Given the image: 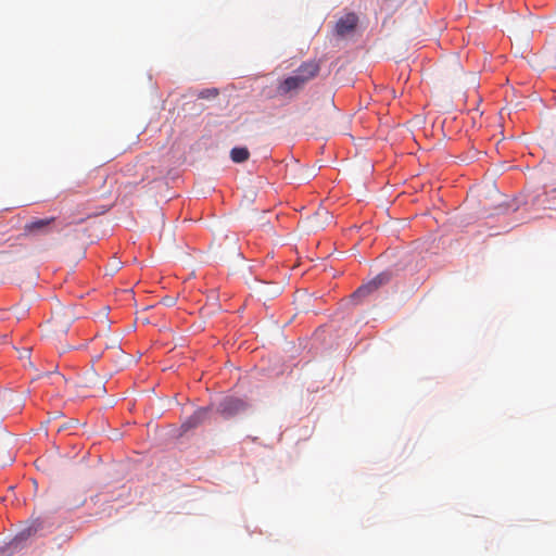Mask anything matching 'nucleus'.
<instances>
[{
	"label": "nucleus",
	"mask_w": 556,
	"mask_h": 556,
	"mask_svg": "<svg viewBox=\"0 0 556 556\" xmlns=\"http://www.w3.org/2000/svg\"><path fill=\"white\" fill-rule=\"evenodd\" d=\"M54 220V217L31 220L25 224L24 232L25 235L49 233V227Z\"/></svg>",
	"instance_id": "nucleus-3"
},
{
	"label": "nucleus",
	"mask_w": 556,
	"mask_h": 556,
	"mask_svg": "<svg viewBox=\"0 0 556 556\" xmlns=\"http://www.w3.org/2000/svg\"><path fill=\"white\" fill-rule=\"evenodd\" d=\"M218 90L216 88H208L201 90L198 94V98L200 99H212L216 98L218 96Z\"/></svg>",
	"instance_id": "nucleus-12"
},
{
	"label": "nucleus",
	"mask_w": 556,
	"mask_h": 556,
	"mask_svg": "<svg viewBox=\"0 0 556 556\" xmlns=\"http://www.w3.org/2000/svg\"><path fill=\"white\" fill-rule=\"evenodd\" d=\"M208 410L206 408H200L195 410L184 424L182 429L185 431L198 427L207 417Z\"/></svg>",
	"instance_id": "nucleus-7"
},
{
	"label": "nucleus",
	"mask_w": 556,
	"mask_h": 556,
	"mask_svg": "<svg viewBox=\"0 0 556 556\" xmlns=\"http://www.w3.org/2000/svg\"><path fill=\"white\" fill-rule=\"evenodd\" d=\"M357 16L354 13H349L341 17L336 24V33L339 36H345L353 31L357 24Z\"/></svg>",
	"instance_id": "nucleus-6"
},
{
	"label": "nucleus",
	"mask_w": 556,
	"mask_h": 556,
	"mask_svg": "<svg viewBox=\"0 0 556 556\" xmlns=\"http://www.w3.org/2000/svg\"><path fill=\"white\" fill-rule=\"evenodd\" d=\"M16 344H18V342H16L12 337H10L8 334L0 336V345L15 346Z\"/></svg>",
	"instance_id": "nucleus-13"
},
{
	"label": "nucleus",
	"mask_w": 556,
	"mask_h": 556,
	"mask_svg": "<svg viewBox=\"0 0 556 556\" xmlns=\"http://www.w3.org/2000/svg\"><path fill=\"white\" fill-rule=\"evenodd\" d=\"M36 531L37 528L33 526L24 529L9 543V548L16 549L24 540L34 534Z\"/></svg>",
	"instance_id": "nucleus-10"
},
{
	"label": "nucleus",
	"mask_w": 556,
	"mask_h": 556,
	"mask_svg": "<svg viewBox=\"0 0 556 556\" xmlns=\"http://www.w3.org/2000/svg\"><path fill=\"white\" fill-rule=\"evenodd\" d=\"M304 86L305 85L303 83V79L299 78L298 76H295L293 74V75L287 77L285 80H282L279 84L277 90H278L279 94L286 96L291 92H296V91L301 90Z\"/></svg>",
	"instance_id": "nucleus-5"
},
{
	"label": "nucleus",
	"mask_w": 556,
	"mask_h": 556,
	"mask_svg": "<svg viewBox=\"0 0 556 556\" xmlns=\"http://www.w3.org/2000/svg\"><path fill=\"white\" fill-rule=\"evenodd\" d=\"M23 351H24L25 355H21L20 357H21V358H28V357H29V351H30V350L25 349V350H23Z\"/></svg>",
	"instance_id": "nucleus-14"
},
{
	"label": "nucleus",
	"mask_w": 556,
	"mask_h": 556,
	"mask_svg": "<svg viewBox=\"0 0 556 556\" xmlns=\"http://www.w3.org/2000/svg\"><path fill=\"white\" fill-rule=\"evenodd\" d=\"M225 239H229V240H230V242H231L233 245H236V243H237V238H236V237H231V238H229V237H227V236H226V238H225Z\"/></svg>",
	"instance_id": "nucleus-15"
},
{
	"label": "nucleus",
	"mask_w": 556,
	"mask_h": 556,
	"mask_svg": "<svg viewBox=\"0 0 556 556\" xmlns=\"http://www.w3.org/2000/svg\"><path fill=\"white\" fill-rule=\"evenodd\" d=\"M70 320L65 319L60 314H55L49 321H48V328L49 331H55L56 328L61 327V332L65 333L68 329Z\"/></svg>",
	"instance_id": "nucleus-8"
},
{
	"label": "nucleus",
	"mask_w": 556,
	"mask_h": 556,
	"mask_svg": "<svg viewBox=\"0 0 556 556\" xmlns=\"http://www.w3.org/2000/svg\"><path fill=\"white\" fill-rule=\"evenodd\" d=\"M96 340H98L97 344L102 345L103 348H118L122 345V340L118 334L98 336L96 337Z\"/></svg>",
	"instance_id": "nucleus-9"
},
{
	"label": "nucleus",
	"mask_w": 556,
	"mask_h": 556,
	"mask_svg": "<svg viewBox=\"0 0 556 556\" xmlns=\"http://www.w3.org/2000/svg\"><path fill=\"white\" fill-rule=\"evenodd\" d=\"M391 278L389 273H380L374 279L368 281L365 285H362L354 293L353 298L361 299L364 298L371 292L376 291L379 287L386 285Z\"/></svg>",
	"instance_id": "nucleus-2"
},
{
	"label": "nucleus",
	"mask_w": 556,
	"mask_h": 556,
	"mask_svg": "<svg viewBox=\"0 0 556 556\" xmlns=\"http://www.w3.org/2000/svg\"><path fill=\"white\" fill-rule=\"evenodd\" d=\"M250 157V152L244 147H236L230 151V159L235 163H243Z\"/></svg>",
	"instance_id": "nucleus-11"
},
{
	"label": "nucleus",
	"mask_w": 556,
	"mask_h": 556,
	"mask_svg": "<svg viewBox=\"0 0 556 556\" xmlns=\"http://www.w3.org/2000/svg\"><path fill=\"white\" fill-rule=\"evenodd\" d=\"M319 71L320 66L316 61H308L299 66L293 74L303 79L304 85H306L311 79L318 75Z\"/></svg>",
	"instance_id": "nucleus-4"
},
{
	"label": "nucleus",
	"mask_w": 556,
	"mask_h": 556,
	"mask_svg": "<svg viewBox=\"0 0 556 556\" xmlns=\"http://www.w3.org/2000/svg\"><path fill=\"white\" fill-rule=\"evenodd\" d=\"M248 404L238 397L228 396L225 397L217 407L218 413L225 418H230L236 416L237 414L245 410Z\"/></svg>",
	"instance_id": "nucleus-1"
}]
</instances>
